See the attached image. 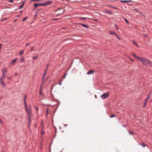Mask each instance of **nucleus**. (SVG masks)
Segmentation results:
<instances>
[{
    "label": "nucleus",
    "mask_w": 152,
    "mask_h": 152,
    "mask_svg": "<svg viewBox=\"0 0 152 152\" xmlns=\"http://www.w3.org/2000/svg\"><path fill=\"white\" fill-rule=\"evenodd\" d=\"M10 2L11 3L12 2V0H9Z\"/></svg>",
    "instance_id": "44"
},
{
    "label": "nucleus",
    "mask_w": 152,
    "mask_h": 152,
    "mask_svg": "<svg viewBox=\"0 0 152 152\" xmlns=\"http://www.w3.org/2000/svg\"><path fill=\"white\" fill-rule=\"evenodd\" d=\"M147 102H144V107H145V105H146Z\"/></svg>",
    "instance_id": "25"
},
{
    "label": "nucleus",
    "mask_w": 152,
    "mask_h": 152,
    "mask_svg": "<svg viewBox=\"0 0 152 152\" xmlns=\"http://www.w3.org/2000/svg\"><path fill=\"white\" fill-rule=\"evenodd\" d=\"M17 58H15V59L13 60L12 61V62L11 63V64L12 65L14 63H15V62H16V61H17Z\"/></svg>",
    "instance_id": "9"
},
{
    "label": "nucleus",
    "mask_w": 152,
    "mask_h": 152,
    "mask_svg": "<svg viewBox=\"0 0 152 152\" xmlns=\"http://www.w3.org/2000/svg\"><path fill=\"white\" fill-rule=\"evenodd\" d=\"M115 27H116V28L117 30H118V28L117 26L116 25H115Z\"/></svg>",
    "instance_id": "31"
},
{
    "label": "nucleus",
    "mask_w": 152,
    "mask_h": 152,
    "mask_svg": "<svg viewBox=\"0 0 152 152\" xmlns=\"http://www.w3.org/2000/svg\"><path fill=\"white\" fill-rule=\"evenodd\" d=\"M95 21H96L97 20H95Z\"/></svg>",
    "instance_id": "48"
},
{
    "label": "nucleus",
    "mask_w": 152,
    "mask_h": 152,
    "mask_svg": "<svg viewBox=\"0 0 152 152\" xmlns=\"http://www.w3.org/2000/svg\"><path fill=\"white\" fill-rule=\"evenodd\" d=\"M132 42L136 46H137V47L138 46V45L136 43V42L135 41H132Z\"/></svg>",
    "instance_id": "16"
},
{
    "label": "nucleus",
    "mask_w": 152,
    "mask_h": 152,
    "mask_svg": "<svg viewBox=\"0 0 152 152\" xmlns=\"http://www.w3.org/2000/svg\"><path fill=\"white\" fill-rule=\"evenodd\" d=\"M151 93L149 95V96H148V97H147V98L148 99L149 98H150V95L151 94Z\"/></svg>",
    "instance_id": "32"
},
{
    "label": "nucleus",
    "mask_w": 152,
    "mask_h": 152,
    "mask_svg": "<svg viewBox=\"0 0 152 152\" xmlns=\"http://www.w3.org/2000/svg\"><path fill=\"white\" fill-rule=\"evenodd\" d=\"M109 96V94L108 93L104 94H103L101 96L102 98V99H104L107 98Z\"/></svg>",
    "instance_id": "5"
},
{
    "label": "nucleus",
    "mask_w": 152,
    "mask_h": 152,
    "mask_svg": "<svg viewBox=\"0 0 152 152\" xmlns=\"http://www.w3.org/2000/svg\"><path fill=\"white\" fill-rule=\"evenodd\" d=\"M46 74H47V72L46 71H45V72H44V74H43V77H42V80H43L44 79V77H45L46 75Z\"/></svg>",
    "instance_id": "14"
},
{
    "label": "nucleus",
    "mask_w": 152,
    "mask_h": 152,
    "mask_svg": "<svg viewBox=\"0 0 152 152\" xmlns=\"http://www.w3.org/2000/svg\"><path fill=\"white\" fill-rule=\"evenodd\" d=\"M79 24L83 26H84V27H85L86 28H88V26L87 25H86L84 24H82V23H79Z\"/></svg>",
    "instance_id": "10"
},
{
    "label": "nucleus",
    "mask_w": 152,
    "mask_h": 152,
    "mask_svg": "<svg viewBox=\"0 0 152 152\" xmlns=\"http://www.w3.org/2000/svg\"><path fill=\"white\" fill-rule=\"evenodd\" d=\"M24 50H21L19 53L20 55H21L23 54L24 53Z\"/></svg>",
    "instance_id": "17"
},
{
    "label": "nucleus",
    "mask_w": 152,
    "mask_h": 152,
    "mask_svg": "<svg viewBox=\"0 0 152 152\" xmlns=\"http://www.w3.org/2000/svg\"><path fill=\"white\" fill-rule=\"evenodd\" d=\"M49 66V64H47V66H48V67Z\"/></svg>",
    "instance_id": "45"
},
{
    "label": "nucleus",
    "mask_w": 152,
    "mask_h": 152,
    "mask_svg": "<svg viewBox=\"0 0 152 152\" xmlns=\"http://www.w3.org/2000/svg\"><path fill=\"white\" fill-rule=\"evenodd\" d=\"M33 49V47H31V51H32Z\"/></svg>",
    "instance_id": "34"
},
{
    "label": "nucleus",
    "mask_w": 152,
    "mask_h": 152,
    "mask_svg": "<svg viewBox=\"0 0 152 152\" xmlns=\"http://www.w3.org/2000/svg\"><path fill=\"white\" fill-rule=\"evenodd\" d=\"M143 35L146 37H147V35L145 34H143Z\"/></svg>",
    "instance_id": "39"
},
{
    "label": "nucleus",
    "mask_w": 152,
    "mask_h": 152,
    "mask_svg": "<svg viewBox=\"0 0 152 152\" xmlns=\"http://www.w3.org/2000/svg\"><path fill=\"white\" fill-rule=\"evenodd\" d=\"M145 146H146V145H145V144H142V146L143 147H145Z\"/></svg>",
    "instance_id": "29"
},
{
    "label": "nucleus",
    "mask_w": 152,
    "mask_h": 152,
    "mask_svg": "<svg viewBox=\"0 0 152 152\" xmlns=\"http://www.w3.org/2000/svg\"><path fill=\"white\" fill-rule=\"evenodd\" d=\"M110 7L115 9H117V8L112 6H110Z\"/></svg>",
    "instance_id": "20"
},
{
    "label": "nucleus",
    "mask_w": 152,
    "mask_h": 152,
    "mask_svg": "<svg viewBox=\"0 0 152 152\" xmlns=\"http://www.w3.org/2000/svg\"><path fill=\"white\" fill-rule=\"evenodd\" d=\"M0 122L1 123V124H2L3 123L2 121H1V119L0 118Z\"/></svg>",
    "instance_id": "38"
},
{
    "label": "nucleus",
    "mask_w": 152,
    "mask_h": 152,
    "mask_svg": "<svg viewBox=\"0 0 152 152\" xmlns=\"http://www.w3.org/2000/svg\"><path fill=\"white\" fill-rule=\"evenodd\" d=\"M38 108L37 107H36V111H38Z\"/></svg>",
    "instance_id": "40"
},
{
    "label": "nucleus",
    "mask_w": 152,
    "mask_h": 152,
    "mask_svg": "<svg viewBox=\"0 0 152 152\" xmlns=\"http://www.w3.org/2000/svg\"><path fill=\"white\" fill-rule=\"evenodd\" d=\"M26 96H25V97L24 99V102L25 106V107L26 108V109L27 113L28 115V119H29V120H30V115H31V107H30V106L29 108H27V106L26 105Z\"/></svg>",
    "instance_id": "3"
},
{
    "label": "nucleus",
    "mask_w": 152,
    "mask_h": 152,
    "mask_svg": "<svg viewBox=\"0 0 152 152\" xmlns=\"http://www.w3.org/2000/svg\"><path fill=\"white\" fill-rule=\"evenodd\" d=\"M132 55L134 56V57L137 58H138V59H139V60H140V58H141L140 57H138L136 55H135V54H133V53H132Z\"/></svg>",
    "instance_id": "11"
},
{
    "label": "nucleus",
    "mask_w": 152,
    "mask_h": 152,
    "mask_svg": "<svg viewBox=\"0 0 152 152\" xmlns=\"http://www.w3.org/2000/svg\"><path fill=\"white\" fill-rule=\"evenodd\" d=\"M115 117V115H111L110 116V117L111 118H113V117Z\"/></svg>",
    "instance_id": "21"
},
{
    "label": "nucleus",
    "mask_w": 152,
    "mask_h": 152,
    "mask_svg": "<svg viewBox=\"0 0 152 152\" xmlns=\"http://www.w3.org/2000/svg\"><path fill=\"white\" fill-rule=\"evenodd\" d=\"M129 133L130 134H133V132L132 131L129 132Z\"/></svg>",
    "instance_id": "28"
},
{
    "label": "nucleus",
    "mask_w": 152,
    "mask_h": 152,
    "mask_svg": "<svg viewBox=\"0 0 152 152\" xmlns=\"http://www.w3.org/2000/svg\"><path fill=\"white\" fill-rule=\"evenodd\" d=\"M41 133L42 134H43L44 133V132L43 131H42L41 132Z\"/></svg>",
    "instance_id": "43"
},
{
    "label": "nucleus",
    "mask_w": 152,
    "mask_h": 152,
    "mask_svg": "<svg viewBox=\"0 0 152 152\" xmlns=\"http://www.w3.org/2000/svg\"><path fill=\"white\" fill-rule=\"evenodd\" d=\"M39 94L41 95H42V92H41V88L40 89V91H39Z\"/></svg>",
    "instance_id": "26"
},
{
    "label": "nucleus",
    "mask_w": 152,
    "mask_h": 152,
    "mask_svg": "<svg viewBox=\"0 0 152 152\" xmlns=\"http://www.w3.org/2000/svg\"><path fill=\"white\" fill-rule=\"evenodd\" d=\"M125 20L127 23H128L129 22L126 19H125Z\"/></svg>",
    "instance_id": "30"
},
{
    "label": "nucleus",
    "mask_w": 152,
    "mask_h": 152,
    "mask_svg": "<svg viewBox=\"0 0 152 152\" xmlns=\"http://www.w3.org/2000/svg\"><path fill=\"white\" fill-rule=\"evenodd\" d=\"M110 34L114 35L115 36H117V37L118 38V36L114 32L110 31Z\"/></svg>",
    "instance_id": "8"
},
{
    "label": "nucleus",
    "mask_w": 152,
    "mask_h": 152,
    "mask_svg": "<svg viewBox=\"0 0 152 152\" xmlns=\"http://www.w3.org/2000/svg\"><path fill=\"white\" fill-rule=\"evenodd\" d=\"M130 59V61H134V60L133 59H131L130 58H129Z\"/></svg>",
    "instance_id": "36"
},
{
    "label": "nucleus",
    "mask_w": 152,
    "mask_h": 152,
    "mask_svg": "<svg viewBox=\"0 0 152 152\" xmlns=\"http://www.w3.org/2000/svg\"><path fill=\"white\" fill-rule=\"evenodd\" d=\"M95 97L96 98H97V97H96V95H95Z\"/></svg>",
    "instance_id": "46"
},
{
    "label": "nucleus",
    "mask_w": 152,
    "mask_h": 152,
    "mask_svg": "<svg viewBox=\"0 0 152 152\" xmlns=\"http://www.w3.org/2000/svg\"><path fill=\"white\" fill-rule=\"evenodd\" d=\"M64 152H68L67 151H65Z\"/></svg>",
    "instance_id": "47"
},
{
    "label": "nucleus",
    "mask_w": 152,
    "mask_h": 152,
    "mask_svg": "<svg viewBox=\"0 0 152 152\" xmlns=\"http://www.w3.org/2000/svg\"><path fill=\"white\" fill-rule=\"evenodd\" d=\"M42 1V0H32L31 1Z\"/></svg>",
    "instance_id": "23"
},
{
    "label": "nucleus",
    "mask_w": 152,
    "mask_h": 152,
    "mask_svg": "<svg viewBox=\"0 0 152 152\" xmlns=\"http://www.w3.org/2000/svg\"><path fill=\"white\" fill-rule=\"evenodd\" d=\"M7 70L6 68H3L2 69V73L3 77H1L0 79V82L1 84L4 86H5V84L3 82V78H4L5 77V74L7 72Z\"/></svg>",
    "instance_id": "2"
},
{
    "label": "nucleus",
    "mask_w": 152,
    "mask_h": 152,
    "mask_svg": "<svg viewBox=\"0 0 152 152\" xmlns=\"http://www.w3.org/2000/svg\"><path fill=\"white\" fill-rule=\"evenodd\" d=\"M148 99L147 98V99H145V102H147V100H148Z\"/></svg>",
    "instance_id": "37"
},
{
    "label": "nucleus",
    "mask_w": 152,
    "mask_h": 152,
    "mask_svg": "<svg viewBox=\"0 0 152 152\" xmlns=\"http://www.w3.org/2000/svg\"><path fill=\"white\" fill-rule=\"evenodd\" d=\"M27 18L26 17H25V18H24L23 20V21H24L25 20H26L27 19Z\"/></svg>",
    "instance_id": "24"
},
{
    "label": "nucleus",
    "mask_w": 152,
    "mask_h": 152,
    "mask_svg": "<svg viewBox=\"0 0 152 152\" xmlns=\"http://www.w3.org/2000/svg\"><path fill=\"white\" fill-rule=\"evenodd\" d=\"M44 5H43V4H34V9H36L37 7L39 6H44Z\"/></svg>",
    "instance_id": "6"
},
{
    "label": "nucleus",
    "mask_w": 152,
    "mask_h": 152,
    "mask_svg": "<svg viewBox=\"0 0 152 152\" xmlns=\"http://www.w3.org/2000/svg\"><path fill=\"white\" fill-rule=\"evenodd\" d=\"M38 57V56H37L36 57H33V59H37V58Z\"/></svg>",
    "instance_id": "22"
},
{
    "label": "nucleus",
    "mask_w": 152,
    "mask_h": 152,
    "mask_svg": "<svg viewBox=\"0 0 152 152\" xmlns=\"http://www.w3.org/2000/svg\"><path fill=\"white\" fill-rule=\"evenodd\" d=\"M29 45V43H27L26 44V45L27 46H28Z\"/></svg>",
    "instance_id": "41"
},
{
    "label": "nucleus",
    "mask_w": 152,
    "mask_h": 152,
    "mask_svg": "<svg viewBox=\"0 0 152 152\" xmlns=\"http://www.w3.org/2000/svg\"><path fill=\"white\" fill-rule=\"evenodd\" d=\"M65 10L63 8L58 9L55 11V13L57 15L63 14Z\"/></svg>",
    "instance_id": "4"
},
{
    "label": "nucleus",
    "mask_w": 152,
    "mask_h": 152,
    "mask_svg": "<svg viewBox=\"0 0 152 152\" xmlns=\"http://www.w3.org/2000/svg\"><path fill=\"white\" fill-rule=\"evenodd\" d=\"M7 78H8V79L9 80H11V78H10V77H7Z\"/></svg>",
    "instance_id": "42"
},
{
    "label": "nucleus",
    "mask_w": 152,
    "mask_h": 152,
    "mask_svg": "<svg viewBox=\"0 0 152 152\" xmlns=\"http://www.w3.org/2000/svg\"><path fill=\"white\" fill-rule=\"evenodd\" d=\"M140 59V60L142 62L144 65L146 66H150L152 67V62L142 57Z\"/></svg>",
    "instance_id": "1"
},
{
    "label": "nucleus",
    "mask_w": 152,
    "mask_h": 152,
    "mask_svg": "<svg viewBox=\"0 0 152 152\" xmlns=\"http://www.w3.org/2000/svg\"><path fill=\"white\" fill-rule=\"evenodd\" d=\"M48 66H47L46 69L45 70V71H46L47 72V71L48 69Z\"/></svg>",
    "instance_id": "33"
},
{
    "label": "nucleus",
    "mask_w": 152,
    "mask_h": 152,
    "mask_svg": "<svg viewBox=\"0 0 152 152\" xmlns=\"http://www.w3.org/2000/svg\"><path fill=\"white\" fill-rule=\"evenodd\" d=\"M104 12L106 13H109L110 14H112V12H111L107 10H105L104 11Z\"/></svg>",
    "instance_id": "12"
},
{
    "label": "nucleus",
    "mask_w": 152,
    "mask_h": 152,
    "mask_svg": "<svg viewBox=\"0 0 152 152\" xmlns=\"http://www.w3.org/2000/svg\"><path fill=\"white\" fill-rule=\"evenodd\" d=\"M79 19L82 20H85L86 19V18L85 17H80Z\"/></svg>",
    "instance_id": "15"
},
{
    "label": "nucleus",
    "mask_w": 152,
    "mask_h": 152,
    "mask_svg": "<svg viewBox=\"0 0 152 152\" xmlns=\"http://www.w3.org/2000/svg\"><path fill=\"white\" fill-rule=\"evenodd\" d=\"M61 81H60L59 82V84L60 85H61Z\"/></svg>",
    "instance_id": "35"
},
{
    "label": "nucleus",
    "mask_w": 152,
    "mask_h": 152,
    "mask_svg": "<svg viewBox=\"0 0 152 152\" xmlns=\"http://www.w3.org/2000/svg\"><path fill=\"white\" fill-rule=\"evenodd\" d=\"M51 3V2L50 1H48L45 4H43V5H44V6L48 4H49Z\"/></svg>",
    "instance_id": "13"
},
{
    "label": "nucleus",
    "mask_w": 152,
    "mask_h": 152,
    "mask_svg": "<svg viewBox=\"0 0 152 152\" xmlns=\"http://www.w3.org/2000/svg\"><path fill=\"white\" fill-rule=\"evenodd\" d=\"M20 61H21L22 62L24 61V58L23 57L21 58L20 59Z\"/></svg>",
    "instance_id": "19"
},
{
    "label": "nucleus",
    "mask_w": 152,
    "mask_h": 152,
    "mask_svg": "<svg viewBox=\"0 0 152 152\" xmlns=\"http://www.w3.org/2000/svg\"><path fill=\"white\" fill-rule=\"evenodd\" d=\"M94 71L93 70H90L87 73V74L89 75L90 74H94Z\"/></svg>",
    "instance_id": "7"
},
{
    "label": "nucleus",
    "mask_w": 152,
    "mask_h": 152,
    "mask_svg": "<svg viewBox=\"0 0 152 152\" xmlns=\"http://www.w3.org/2000/svg\"><path fill=\"white\" fill-rule=\"evenodd\" d=\"M67 74L66 73L64 75L63 77V78H65Z\"/></svg>",
    "instance_id": "27"
},
{
    "label": "nucleus",
    "mask_w": 152,
    "mask_h": 152,
    "mask_svg": "<svg viewBox=\"0 0 152 152\" xmlns=\"http://www.w3.org/2000/svg\"><path fill=\"white\" fill-rule=\"evenodd\" d=\"M24 5V3H23L19 7V8L20 9H22L23 7V6Z\"/></svg>",
    "instance_id": "18"
}]
</instances>
